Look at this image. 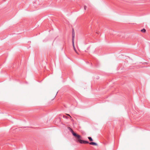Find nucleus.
Returning a JSON list of instances; mask_svg holds the SVG:
<instances>
[{
	"mask_svg": "<svg viewBox=\"0 0 150 150\" xmlns=\"http://www.w3.org/2000/svg\"><path fill=\"white\" fill-rule=\"evenodd\" d=\"M75 137L76 139L77 142H79L81 144H84V141L81 139V138L80 135L77 134Z\"/></svg>",
	"mask_w": 150,
	"mask_h": 150,
	"instance_id": "nucleus-1",
	"label": "nucleus"
},
{
	"mask_svg": "<svg viewBox=\"0 0 150 150\" xmlns=\"http://www.w3.org/2000/svg\"><path fill=\"white\" fill-rule=\"evenodd\" d=\"M68 129L71 132L73 135L75 137L78 134H77L76 133H75L73 130L70 127H68Z\"/></svg>",
	"mask_w": 150,
	"mask_h": 150,
	"instance_id": "nucleus-2",
	"label": "nucleus"
},
{
	"mask_svg": "<svg viewBox=\"0 0 150 150\" xmlns=\"http://www.w3.org/2000/svg\"><path fill=\"white\" fill-rule=\"evenodd\" d=\"M72 45H73L74 49V51H75V52L77 54H78V52H77V51L76 49V48L75 47V46H74V41H72Z\"/></svg>",
	"mask_w": 150,
	"mask_h": 150,
	"instance_id": "nucleus-3",
	"label": "nucleus"
},
{
	"mask_svg": "<svg viewBox=\"0 0 150 150\" xmlns=\"http://www.w3.org/2000/svg\"><path fill=\"white\" fill-rule=\"evenodd\" d=\"M89 144H91V145H95V146L97 145V144L95 142H90L89 143Z\"/></svg>",
	"mask_w": 150,
	"mask_h": 150,
	"instance_id": "nucleus-4",
	"label": "nucleus"
},
{
	"mask_svg": "<svg viewBox=\"0 0 150 150\" xmlns=\"http://www.w3.org/2000/svg\"><path fill=\"white\" fill-rule=\"evenodd\" d=\"M142 32L145 33L146 32V30L145 29H143L141 30Z\"/></svg>",
	"mask_w": 150,
	"mask_h": 150,
	"instance_id": "nucleus-5",
	"label": "nucleus"
},
{
	"mask_svg": "<svg viewBox=\"0 0 150 150\" xmlns=\"http://www.w3.org/2000/svg\"><path fill=\"white\" fill-rule=\"evenodd\" d=\"M88 139H89V140H90V141H93V139L91 137H88Z\"/></svg>",
	"mask_w": 150,
	"mask_h": 150,
	"instance_id": "nucleus-6",
	"label": "nucleus"
},
{
	"mask_svg": "<svg viewBox=\"0 0 150 150\" xmlns=\"http://www.w3.org/2000/svg\"><path fill=\"white\" fill-rule=\"evenodd\" d=\"M74 36H75L74 33H74L73 32V33H72V38H74Z\"/></svg>",
	"mask_w": 150,
	"mask_h": 150,
	"instance_id": "nucleus-7",
	"label": "nucleus"
},
{
	"mask_svg": "<svg viewBox=\"0 0 150 150\" xmlns=\"http://www.w3.org/2000/svg\"><path fill=\"white\" fill-rule=\"evenodd\" d=\"M88 143H89V142H88L84 141V144H88Z\"/></svg>",
	"mask_w": 150,
	"mask_h": 150,
	"instance_id": "nucleus-8",
	"label": "nucleus"
},
{
	"mask_svg": "<svg viewBox=\"0 0 150 150\" xmlns=\"http://www.w3.org/2000/svg\"><path fill=\"white\" fill-rule=\"evenodd\" d=\"M86 8H87V7H86V6H84V9L85 10H86Z\"/></svg>",
	"mask_w": 150,
	"mask_h": 150,
	"instance_id": "nucleus-9",
	"label": "nucleus"
},
{
	"mask_svg": "<svg viewBox=\"0 0 150 150\" xmlns=\"http://www.w3.org/2000/svg\"><path fill=\"white\" fill-rule=\"evenodd\" d=\"M72 41H74V38H73L72 39Z\"/></svg>",
	"mask_w": 150,
	"mask_h": 150,
	"instance_id": "nucleus-10",
	"label": "nucleus"
},
{
	"mask_svg": "<svg viewBox=\"0 0 150 150\" xmlns=\"http://www.w3.org/2000/svg\"><path fill=\"white\" fill-rule=\"evenodd\" d=\"M67 115L68 116H69L71 118V117L69 115L67 114Z\"/></svg>",
	"mask_w": 150,
	"mask_h": 150,
	"instance_id": "nucleus-11",
	"label": "nucleus"
}]
</instances>
